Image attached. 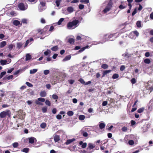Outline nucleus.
<instances>
[{
    "label": "nucleus",
    "instance_id": "de8ad7c7",
    "mask_svg": "<svg viewBox=\"0 0 153 153\" xmlns=\"http://www.w3.org/2000/svg\"><path fill=\"white\" fill-rule=\"evenodd\" d=\"M47 108L46 107H45L43 108L42 109V112L43 113H45L47 111Z\"/></svg>",
    "mask_w": 153,
    "mask_h": 153
},
{
    "label": "nucleus",
    "instance_id": "cd10ccee",
    "mask_svg": "<svg viewBox=\"0 0 153 153\" xmlns=\"http://www.w3.org/2000/svg\"><path fill=\"white\" fill-rule=\"evenodd\" d=\"M46 124L45 123H43L40 125V127L42 128H45L46 126Z\"/></svg>",
    "mask_w": 153,
    "mask_h": 153
},
{
    "label": "nucleus",
    "instance_id": "6e6d98bb",
    "mask_svg": "<svg viewBox=\"0 0 153 153\" xmlns=\"http://www.w3.org/2000/svg\"><path fill=\"white\" fill-rule=\"evenodd\" d=\"M119 8L120 9H123L126 7V6H124L122 4H120L119 7Z\"/></svg>",
    "mask_w": 153,
    "mask_h": 153
},
{
    "label": "nucleus",
    "instance_id": "7c9ffc66",
    "mask_svg": "<svg viewBox=\"0 0 153 153\" xmlns=\"http://www.w3.org/2000/svg\"><path fill=\"white\" fill-rule=\"evenodd\" d=\"M85 118V117L84 115H80L79 117V120H83Z\"/></svg>",
    "mask_w": 153,
    "mask_h": 153
},
{
    "label": "nucleus",
    "instance_id": "a19ab883",
    "mask_svg": "<svg viewBox=\"0 0 153 153\" xmlns=\"http://www.w3.org/2000/svg\"><path fill=\"white\" fill-rule=\"evenodd\" d=\"M29 150V149L28 148H24L22 151L23 152H25V153H27Z\"/></svg>",
    "mask_w": 153,
    "mask_h": 153
},
{
    "label": "nucleus",
    "instance_id": "2f4dec72",
    "mask_svg": "<svg viewBox=\"0 0 153 153\" xmlns=\"http://www.w3.org/2000/svg\"><path fill=\"white\" fill-rule=\"evenodd\" d=\"M145 63L146 64H149L151 62L150 60L149 59H146L144 60Z\"/></svg>",
    "mask_w": 153,
    "mask_h": 153
},
{
    "label": "nucleus",
    "instance_id": "052dcab7",
    "mask_svg": "<svg viewBox=\"0 0 153 153\" xmlns=\"http://www.w3.org/2000/svg\"><path fill=\"white\" fill-rule=\"evenodd\" d=\"M56 118L57 119L60 120L62 118V116L59 114H58L56 116Z\"/></svg>",
    "mask_w": 153,
    "mask_h": 153
},
{
    "label": "nucleus",
    "instance_id": "09e8293b",
    "mask_svg": "<svg viewBox=\"0 0 153 153\" xmlns=\"http://www.w3.org/2000/svg\"><path fill=\"white\" fill-rule=\"evenodd\" d=\"M68 82L70 84L72 85L74 83L75 81L73 79H69L68 80Z\"/></svg>",
    "mask_w": 153,
    "mask_h": 153
},
{
    "label": "nucleus",
    "instance_id": "f257e3e1",
    "mask_svg": "<svg viewBox=\"0 0 153 153\" xmlns=\"http://www.w3.org/2000/svg\"><path fill=\"white\" fill-rule=\"evenodd\" d=\"M114 36V34H106L103 37V40H104L103 42H97V43L96 44L93 43L90 46H89L88 45L82 48L78 52H82L85 49L89 48H90L92 46V45H97L98 44H99L100 43H102L103 44L104 42H105L107 41H108V40L110 41H113L114 40V39H112V38Z\"/></svg>",
    "mask_w": 153,
    "mask_h": 153
},
{
    "label": "nucleus",
    "instance_id": "72a5a7b5",
    "mask_svg": "<svg viewBox=\"0 0 153 153\" xmlns=\"http://www.w3.org/2000/svg\"><path fill=\"white\" fill-rule=\"evenodd\" d=\"M58 48L57 46H55L52 47L51 49L52 51H56L58 50Z\"/></svg>",
    "mask_w": 153,
    "mask_h": 153
},
{
    "label": "nucleus",
    "instance_id": "f704fd0d",
    "mask_svg": "<svg viewBox=\"0 0 153 153\" xmlns=\"http://www.w3.org/2000/svg\"><path fill=\"white\" fill-rule=\"evenodd\" d=\"M15 45L13 44H11L9 45L8 47V48L10 51H11L13 48V47H15Z\"/></svg>",
    "mask_w": 153,
    "mask_h": 153
},
{
    "label": "nucleus",
    "instance_id": "473e14b6",
    "mask_svg": "<svg viewBox=\"0 0 153 153\" xmlns=\"http://www.w3.org/2000/svg\"><path fill=\"white\" fill-rule=\"evenodd\" d=\"M131 83L133 85L137 82V81L135 78H133L131 79Z\"/></svg>",
    "mask_w": 153,
    "mask_h": 153
},
{
    "label": "nucleus",
    "instance_id": "9b49d317",
    "mask_svg": "<svg viewBox=\"0 0 153 153\" xmlns=\"http://www.w3.org/2000/svg\"><path fill=\"white\" fill-rule=\"evenodd\" d=\"M75 141V139L74 138H72L71 139H68L67 140L65 144L67 145H68L71 143H72L74 141Z\"/></svg>",
    "mask_w": 153,
    "mask_h": 153
},
{
    "label": "nucleus",
    "instance_id": "a211bd4d",
    "mask_svg": "<svg viewBox=\"0 0 153 153\" xmlns=\"http://www.w3.org/2000/svg\"><path fill=\"white\" fill-rule=\"evenodd\" d=\"M7 44L6 41H3L0 43V48H2L5 46Z\"/></svg>",
    "mask_w": 153,
    "mask_h": 153
},
{
    "label": "nucleus",
    "instance_id": "aec40b11",
    "mask_svg": "<svg viewBox=\"0 0 153 153\" xmlns=\"http://www.w3.org/2000/svg\"><path fill=\"white\" fill-rule=\"evenodd\" d=\"M46 8V7H42L40 5L39 7V10L40 12H42L45 10Z\"/></svg>",
    "mask_w": 153,
    "mask_h": 153
},
{
    "label": "nucleus",
    "instance_id": "423d86ee",
    "mask_svg": "<svg viewBox=\"0 0 153 153\" xmlns=\"http://www.w3.org/2000/svg\"><path fill=\"white\" fill-rule=\"evenodd\" d=\"M45 101V99L41 97L38 98L37 100H35V102L36 104L39 105H42L43 104L41 102H44Z\"/></svg>",
    "mask_w": 153,
    "mask_h": 153
},
{
    "label": "nucleus",
    "instance_id": "338daca9",
    "mask_svg": "<svg viewBox=\"0 0 153 153\" xmlns=\"http://www.w3.org/2000/svg\"><path fill=\"white\" fill-rule=\"evenodd\" d=\"M136 123V122L133 120H132L131 121V125L133 126Z\"/></svg>",
    "mask_w": 153,
    "mask_h": 153
},
{
    "label": "nucleus",
    "instance_id": "2eb2a0df",
    "mask_svg": "<svg viewBox=\"0 0 153 153\" xmlns=\"http://www.w3.org/2000/svg\"><path fill=\"white\" fill-rule=\"evenodd\" d=\"M71 58V55H69L65 57L62 60L63 62H65L66 61L69 60Z\"/></svg>",
    "mask_w": 153,
    "mask_h": 153
},
{
    "label": "nucleus",
    "instance_id": "79ce46f5",
    "mask_svg": "<svg viewBox=\"0 0 153 153\" xmlns=\"http://www.w3.org/2000/svg\"><path fill=\"white\" fill-rule=\"evenodd\" d=\"M121 130L123 131L126 132L127 131L128 128L126 127L123 126Z\"/></svg>",
    "mask_w": 153,
    "mask_h": 153
},
{
    "label": "nucleus",
    "instance_id": "20e7f679",
    "mask_svg": "<svg viewBox=\"0 0 153 153\" xmlns=\"http://www.w3.org/2000/svg\"><path fill=\"white\" fill-rule=\"evenodd\" d=\"M10 110H7L5 111L1 112L0 113V117L1 118H3L5 117L7 115H10Z\"/></svg>",
    "mask_w": 153,
    "mask_h": 153
},
{
    "label": "nucleus",
    "instance_id": "dca6fc26",
    "mask_svg": "<svg viewBox=\"0 0 153 153\" xmlns=\"http://www.w3.org/2000/svg\"><path fill=\"white\" fill-rule=\"evenodd\" d=\"M99 124V127L100 129H102L105 127V124L104 123L100 122Z\"/></svg>",
    "mask_w": 153,
    "mask_h": 153
},
{
    "label": "nucleus",
    "instance_id": "864d4df0",
    "mask_svg": "<svg viewBox=\"0 0 153 153\" xmlns=\"http://www.w3.org/2000/svg\"><path fill=\"white\" fill-rule=\"evenodd\" d=\"M137 36H138L139 35V33L137 31L135 30L133 32Z\"/></svg>",
    "mask_w": 153,
    "mask_h": 153
},
{
    "label": "nucleus",
    "instance_id": "a878e982",
    "mask_svg": "<svg viewBox=\"0 0 153 153\" xmlns=\"http://www.w3.org/2000/svg\"><path fill=\"white\" fill-rule=\"evenodd\" d=\"M7 61L6 60H1L0 61V63L1 65H4L7 64Z\"/></svg>",
    "mask_w": 153,
    "mask_h": 153
},
{
    "label": "nucleus",
    "instance_id": "f03ea898",
    "mask_svg": "<svg viewBox=\"0 0 153 153\" xmlns=\"http://www.w3.org/2000/svg\"><path fill=\"white\" fill-rule=\"evenodd\" d=\"M102 6L105 7V8L102 11V12L104 13H105L111 9L112 7V1L111 0L108 2L105 1L102 4Z\"/></svg>",
    "mask_w": 153,
    "mask_h": 153
},
{
    "label": "nucleus",
    "instance_id": "c9c22d12",
    "mask_svg": "<svg viewBox=\"0 0 153 153\" xmlns=\"http://www.w3.org/2000/svg\"><path fill=\"white\" fill-rule=\"evenodd\" d=\"M81 152L83 153H91L92 152V151H91L88 150L86 151L84 150H81Z\"/></svg>",
    "mask_w": 153,
    "mask_h": 153
},
{
    "label": "nucleus",
    "instance_id": "39448f33",
    "mask_svg": "<svg viewBox=\"0 0 153 153\" xmlns=\"http://www.w3.org/2000/svg\"><path fill=\"white\" fill-rule=\"evenodd\" d=\"M18 7L20 10H25L27 9L28 6L26 3L24 4L22 3H20L19 4Z\"/></svg>",
    "mask_w": 153,
    "mask_h": 153
},
{
    "label": "nucleus",
    "instance_id": "4d7b16f0",
    "mask_svg": "<svg viewBox=\"0 0 153 153\" xmlns=\"http://www.w3.org/2000/svg\"><path fill=\"white\" fill-rule=\"evenodd\" d=\"M125 68V67L124 65H122L120 67V70L121 71H123L124 70Z\"/></svg>",
    "mask_w": 153,
    "mask_h": 153
},
{
    "label": "nucleus",
    "instance_id": "13d9d810",
    "mask_svg": "<svg viewBox=\"0 0 153 153\" xmlns=\"http://www.w3.org/2000/svg\"><path fill=\"white\" fill-rule=\"evenodd\" d=\"M83 136L85 137H87L88 136V134L86 132H83L82 133Z\"/></svg>",
    "mask_w": 153,
    "mask_h": 153
},
{
    "label": "nucleus",
    "instance_id": "c03bdc74",
    "mask_svg": "<svg viewBox=\"0 0 153 153\" xmlns=\"http://www.w3.org/2000/svg\"><path fill=\"white\" fill-rule=\"evenodd\" d=\"M101 67L103 69H105L108 68V66L106 64H103L102 65Z\"/></svg>",
    "mask_w": 153,
    "mask_h": 153
},
{
    "label": "nucleus",
    "instance_id": "ddd939ff",
    "mask_svg": "<svg viewBox=\"0 0 153 153\" xmlns=\"http://www.w3.org/2000/svg\"><path fill=\"white\" fill-rule=\"evenodd\" d=\"M79 145L81 146V147L82 149L85 148L87 146V143H83L82 141L79 142Z\"/></svg>",
    "mask_w": 153,
    "mask_h": 153
},
{
    "label": "nucleus",
    "instance_id": "4468645a",
    "mask_svg": "<svg viewBox=\"0 0 153 153\" xmlns=\"http://www.w3.org/2000/svg\"><path fill=\"white\" fill-rule=\"evenodd\" d=\"M54 140L55 142H56L60 140V137L59 135H55L54 136Z\"/></svg>",
    "mask_w": 153,
    "mask_h": 153
},
{
    "label": "nucleus",
    "instance_id": "4be33fe9",
    "mask_svg": "<svg viewBox=\"0 0 153 153\" xmlns=\"http://www.w3.org/2000/svg\"><path fill=\"white\" fill-rule=\"evenodd\" d=\"M31 59V55H30L29 54H27L26 55V57L25 60L26 61H27L30 60Z\"/></svg>",
    "mask_w": 153,
    "mask_h": 153
},
{
    "label": "nucleus",
    "instance_id": "ea45409f",
    "mask_svg": "<svg viewBox=\"0 0 153 153\" xmlns=\"http://www.w3.org/2000/svg\"><path fill=\"white\" fill-rule=\"evenodd\" d=\"M50 73V71L48 70H46L44 71L43 73L45 75L48 74Z\"/></svg>",
    "mask_w": 153,
    "mask_h": 153
},
{
    "label": "nucleus",
    "instance_id": "b1692460",
    "mask_svg": "<svg viewBox=\"0 0 153 153\" xmlns=\"http://www.w3.org/2000/svg\"><path fill=\"white\" fill-rule=\"evenodd\" d=\"M111 71V70H106L104 71L103 73L102 77L104 76L105 75H106L107 74H108Z\"/></svg>",
    "mask_w": 153,
    "mask_h": 153
},
{
    "label": "nucleus",
    "instance_id": "37998d69",
    "mask_svg": "<svg viewBox=\"0 0 153 153\" xmlns=\"http://www.w3.org/2000/svg\"><path fill=\"white\" fill-rule=\"evenodd\" d=\"M45 103L46 105L50 106L51 105L50 102L48 100H46L45 102Z\"/></svg>",
    "mask_w": 153,
    "mask_h": 153
},
{
    "label": "nucleus",
    "instance_id": "412c9836",
    "mask_svg": "<svg viewBox=\"0 0 153 153\" xmlns=\"http://www.w3.org/2000/svg\"><path fill=\"white\" fill-rule=\"evenodd\" d=\"M40 4L39 5L42 6V7H46V3L45 1H40Z\"/></svg>",
    "mask_w": 153,
    "mask_h": 153
},
{
    "label": "nucleus",
    "instance_id": "58836bf2",
    "mask_svg": "<svg viewBox=\"0 0 153 153\" xmlns=\"http://www.w3.org/2000/svg\"><path fill=\"white\" fill-rule=\"evenodd\" d=\"M144 110V108H140L137 111V112L138 113H141L143 112Z\"/></svg>",
    "mask_w": 153,
    "mask_h": 153
},
{
    "label": "nucleus",
    "instance_id": "5701e85b",
    "mask_svg": "<svg viewBox=\"0 0 153 153\" xmlns=\"http://www.w3.org/2000/svg\"><path fill=\"white\" fill-rule=\"evenodd\" d=\"M38 69H34L30 70V74H33L36 73Z\"/></svg>",
    "mask_w": 153,
    "mask_h": 153
},
{
    "label": "nucleus",
    "instance_id": "c756f323",
    "mask_svg": "<svg viewBox=\"0 0 153 153\" xmlns=\"http://www.w3.org/2000/svg\"><path fill=\"white\" fill-rule=\"evenodd\" d=\"M64 18H61L57 22L58 25H60L62 22L64 20Z\"/></svg>",
    "mask_w": 153,
    "mask_h": 153
},
{
    "label": "nucleus",
    "instance_id": "49530a36",
    "mask_svg": "<svg viewBox=\"0 0 153 153\" xmlns=\"http://www.w3.org/2000/svg\"><path fill=\"white\" fill-rule=\"evenodd\" d=\"M12 145H13V147L16 148L17 146H18L19 145H18V143H17L15 142V143H13V144Z\"/></svg>",
    "mask_w": 153,
    "mask_h": 153
},
{
    "label": "nucleus",
    "instance_id": "0eeeda50",
    "mask_svg": "<svg viewBox=\"0 0 153 153\" xmlns=\"http://www.w3.org/2000/svg\"><path fill=\"white\" fill-rule=\"evenodd\" d=\"M29 142V143L33 144L34 142H36V139L33 137H31L28 138Z\"/></svg>",
    "mask_w": 153,
    "mask_h": 153
},
{
    "label": "nucleus",
    "instance_id": "6e6552de",
    "mask_svg": "<svg viewBox=\"0 0 153 153\" xmlns=\"http://www.w3.org/2000/svg\"><path fill=\"white\" fill-rule=\"evenodd\" d=\"M95 147L92 143H90L88 144V147L87 149V150L89 151L90 149H92L94 148Z\"/></svg>",
    "mask_w": 153,
    "mask_h": 153
},
{
    "label": "nucleus",
    "instance_id": "774afa93",
    "mask_svg": "<svg viewBox=\"0 0 153 153\" xmlns=\"http://www.w3.org/2000/svg\"><path fill=\"white\" fill-rule=\"evenodd\" d=\"M148 89L150 91V92H151L153 90V87L152 86L148 88Z\"/></svg>",
    "mask_w": 153,
    "mask_h": 153
},
{
    "label": "nucleus",
    "instance_id": "a18cd8bd",
    "mask_svg": "<svg viewBox=\"0 0 153 153\" xmlns=\"http://www.w3.org/2000/svg\"><path fill=\"white\" fill-rule=\"evenodd\" d=\"M129 144L131 145H133L134 143V142L133 140H130L128 141Z\"/></svg>",
    "mask_w": 153,
    "mask_h": 153
},
{
    "label": "nucleus",
    "instance_id": "7ed1b4c3",
    "mask_svg": "<svg viewBox=\"0 0 153 153\" xmlns=\"http://www.w3.org/2000/svg\"><path fill=\"white\" fill-rule=\"evenodd\" d=\"M79 21L78 20H75L67 24V27L69 29H72L76 27L78 25Z\"/></svg>",
    "mask_w": 153,
    "mask_h": 153
},
{
    "label": "nucleus",
    "instance_id": "f3484780",
    "mask_svg": "<svg viewBox=\"0 0 153 153\" xmlns=\"http://www.w3.org/2000/svg\"><path fill=\"white\" fill-rule=\"evenodd\" d=\"M47 94L45 91H42L40 92V95L42 97H45L46 95Z\"/></svg>",
    "mask_w": 153,
    "mask_h": 153
},
{
    "label": "nucleus",
    "instance_id": "3c124183",
    "mask_svg": "<svg viewBox=\"0 0 153 153\" xmlns=\"http://www.w3.org/2000/svg\"><path fill=\"white\" fill-rule=\"evenodd\" d=\"M84 5L80 4L79 6V8L80 9H82L84 8Z\"/></svg>",
    "mask_w": 153,
    "mask_h": 153
},
{
    "label": "nucleus",
    "instance_id": "6ab92c4d",
    "mask_svg": "<svg viewBox=\"0 0 153 153\" xmlns=\"http://www.w3.org/2000/svg\"><path fill=\"white\" fill-rule=\"evenodd\" d=\"M13 23L14 25L16 26H17L20 24V22L17 20H14L13 22Z\"/></svg>",
    "mask_w": 153,
    "mask_h": 153
},
{
    "label": "nucleus",
    "instance_id": "5fc2aeb1",
    "mask_svg": "<svg viewBox=\"0 0 153 153\" xmlns=\"http://www.w3.org/2000/svg\"><path fill=\"white\" fill-rule=\"evenodd\" d=\"M26 84L29 87H32L33 86L32 85L28 82H26Z\"/></svg>",
    "mask_w": 153,
    "mask_h": 153
},
{
    "label": "nucleus",
    "instance_id": "4c0bfd02",
    "mask_svg": "<svg viewBox=\"0 0 153 153\" xmlns=\"http://www.w3.org/2000/svg\"><path fill=\"white\" fill-rule=\"evenodd\" d=\"M80 2L81 3H89V0H80Z\"/></svg>",
    "mask_w": 153,
    "mask_h": 153
},
{
    "label": "nucleus",
    "instance_id": "e433bc0d",
    "mask_svg": "<svg viewBox=\"0 0 153 153\" xmlns=\"http://www.w3.org/2000/svg\"><path fill=\"white\" fill-rule=\"evenodd\" d=\"M136 25L138 27H141V22L140 21H138L137 22Z\"/></svg>",
    "mask_w": 153,
    "mask_h": 153
},
{
    "label": "nucleus",
    "instance_id": "c85d7f7f",
    "mask_svg": "<svg viewBox=\"0 0 153 153\" xmlns=\"http://www.w3.org/2000/svg\"><path fill=\"white\" fill-rule=\"evenodd\" d=\"M67 114L68 116H71L73 115L74 113L73 111H70L68 112Z\"/></svg>",
    "mask_w": 153,
    "mask_h": 153
},
{
    "label": "nucleus",
    "instance_id": "bb28decb",
    "mask_svg": "<svg viewBox=\"0 0 153 153\" xmlns=\"http://www.w3.org/2000/svg\"><path fill=\"white\" fill-rule=\"evenodd\" d=\"M62 0H56L55 3L56 4V6L57 7L59 6L61 2L62 1Z\"/></svg>",
    "mask_w": 153,
    "mask_h": 153
},
{
    "label": "nucleus",
    "instance_id": "bf43d9fd",
    "mask_svg": "<svg viewBox=\"0 0 153 153\" xmlns=\"http://www.w3.org/2000/svg\"><path fill=\"white\" fill-rule=\"evenodd\" d=\"M14 70L13 68H11L10 69H9L8 71H7V73H11Z\"/></svg>",
    "mask_w": 153,
    "mask_h": 153
},
{
    "label": "nucleus",
    "instance_id": "e2e57ef3",
    "mask_svg": "<svg viewBox=\"0 0 153 153\" xmlns=\"http://www.w3.org/2000/svg\"><path fill=\"white\" fill-rule=\"evenodd\" d=\"M22 22L23 23L26 24L27 23V20L26 19H23L22 20Z\"/></svg>",
    "mask_w": 153,
    "mask_h": 153
},
{
    "label": "nucleus",
    "instance_id": "69168bd1",
    "mask_svg": "<svg viewBox=\"0 0 153 153\" xmlns=\"http://www.w3.org/2000/svg\"><path fill=\"white\" fill-rule=\"evenodd\" d=\"M22 44L20 43H18L17 44V47L20 48H21L22 46Z\"/></svg>",
    "mask_w": 153,
    "mask_h": 153
},
{
    "label": "nucleus",
    "instance_id": "680f3d73",
    "mask_svg": "<svg viewBox=\"0 0 153 153\" xmlns=\"http://www.w3.org/2000/svg\"><path fill=\"white\" fill-rule=\"evenodd\" d=\"M79 81L81 82V83L85 84V82L83 79L81 78L80 79H79Z\"/></svg>",
    "mask_w": 153,
    "mask_h": 153
},
{
    "label": "nucleus",
    "instance_id": "603ef678",
    "mask_svg": "<svg viewBox=\"0 0 153 153\" xmlns=\"http://www.w3.org/2000/svg\"><path fill=\"white\" fill-rule=\"evenodd\" d=\"M52 98L55 100H57L58 99V97L56 94H53L52 95Z\"/></svg>",
    "mask_w": 153,
    "mask_h": 153
},
{
    "label": "nucleus",
    "instance_id": "0e129e2a",
    "mask_svg": "<svg viewBox=\"0 0 153 153\" xmlns=\"http://www.w3.org/2000/svg\"><path fill=\"white\" fill-rule=\"evenodd\" d=\"M107 102L106 101H103L102 103V105L103 106H105L107 105Z\"/></svg>",
    "mask_w": 153,
    "mask_h": 153
},
{
    "label": "nucleus",
    "instance_id": "393cba45",
    "mask_svg": "<svg viewBox=\"0 0 153 153\" xmlns=\"http://www.w3.org/2000/svg\"><path fill=\"white\" fill-rule=\"evenodd\" d=\"M51 51L50 50L48 49L47 51L44 52V54L45 56H48L51 53Z\"/></svg>",
    "mask_w": 153,
    "mask_h": 153
},
{
    "label": "nucleus",
    "instance_id": "9d476101",
    "mask_svg": "<svg viewBox=\"0 0 153 153\" xmlns=\"http://www.w3.org/2000/svg\"><path fill=\"white\" fill-rule=\"evenodd\" d=\"M5 92L2 90H0V102L1 101V97L6 96Z\"/></svg>",
    "mask_w": 153,
    "mask_h": 153
},
{
    "label": "nucleus",
    "instance_id": "f8f14e48",
    "mask_svg": "<svg viewBox=\"0 0 153 153\" xmlns=\"http://www.w3.org/2000/svg\"><path fill=\"white\" fill-rule=\"evenodd\" d=\"M67 10L69 13H71L74 11V8L72 7H67Z\"/></svg>",
    "mask_w": 153,
    "mask_h": 153
},
{
    "label": "nucleus",
    "instance_id": "1a4fd4ad",
    "mask_svg": "<svg viewBox=\"0 0 153 153\" xmlns=\"http://www.w3.org/2000/svg\"><path fill=\"white\" fill-rule=\"evenodd\" d=\"M66 39L70 44H73L74 43V39L73 38H70L69 37H67L66 38Z\"/></svg>",
    "mask_w": 153,
    "mask_h": 153
},
{
    "label": "nucleus",
    "instance_id": "8fccbe9b",
    "mask_svg": "<svg viewBox=\"0 0 153 153\" xmlns=\"http://www.w3.org/2000/svg\"><path fill=\"white\" fill-rule=\"evenodd\" d=\"M6 74V72L5 71H4L2 72L0 75V78H1L4 75H5Z\"/></svg>",
    "mask_w": 153,
    "mask_h": 153
}]
</instances>
